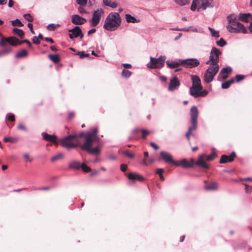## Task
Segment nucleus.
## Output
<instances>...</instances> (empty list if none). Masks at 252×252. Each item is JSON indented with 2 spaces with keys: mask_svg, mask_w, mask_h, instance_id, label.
Masks as SVG:
<instances>
[{
  "mask_svg": "<svg viewBox=\"0 0 252 252\" xmlns=\"http://www.w3.org/2000/svg\"><path fill=\"white\" fill-rule=\"evenodd\" d=\"M191 79L192 83V86L189 89L190 94L194 98L205 96L208 94V91L203 90L201 80L199 77L195 75H191Z\"/></svg>",
  "mask_w": 252,
  "mask_h": 252,
  "instance_id": "f257e3e1",
  "label": "nucleus"
},
{
  "mask_svg": "<svg viewBox=\"0 0 252 252\" xmlns=\"http://www.w3.org/2000/svg\"><path fill=\"white\" fill-rule=\"evenodd\" d=\"M227 21L229 25L227 26L228 31L231 33L242 32L247 33V31L244 25L240 23L239 19L235 14H231L227 16Z\"/></svg>",
  "mask_w": 252,
  "mask_h": 252,
  "instance_id": "f03ea898",
  "label": "nucleus"
},
{
  "mask_svg": "<svg viewBox=\"0 0 252 252\" xmlns=\"http://www.w3.org/2000/svg\"><path fill=\"white\" fill-rule=\"evenodd\" d=\"M121 24V18L119 13L111 12L106 18L103 28L108 31H114Z\"/></svg>",
  "mask_w": 252,
  "mask_h": 252,
  "instance_id": "7ed1b4c3",
  "label": "nucleus"
},
{
  "mask_svg": "<svg viewBox=\"0 0 252 252\" xmlns=\"http://www.w3.org/2000/svg\"><path fill=\"white\" fill-rule=\"evenodd\" d=\"M77 134H73L61 138L59 142L61 145L67 149L75 148L80 146L79 142L76 139Z\"/></svg>",
  "mask_w": 252,
  "mask_h": 252,
  "instance_id": "20e7f679",
  "label": "nucleus"
},
{
  "mask_svg": "<svg viewBox=\"0 0 252 252\" xmlns=\"http://www.w3.org/2000/svg\"><path fill=\"white\" fill-rule=\"evenodd\" d=\"M219 64H215L214 66H209L205 72L204 75V80L206 83L211 82L214 76L216 75L219 70Z\"/></svg>",
  "mask_w": 252,
  "mask_h": 252,
  "instance_id": "39448f33",
  "label": "nucleus"
},
{
  "mask_svg": "<svg viewBox=\"0 0 252 252\" xmlns=\"http://www.w3.org/2000/svg\"><path fill=\"white\" fill-rule=\"evenodd\" d=\"M150 62L147 64V67L151 69H157L162 68L164 65L166 59L165 56H160L158 58H154L151 57Z\"/></svg>",
  "mask_w": 252,
  "mask_h": 252,
  "instance_id": "423d86ee",
  "label": "nucleus"
},
{
  "mask_svg": "<svg viewBox=\"0 0 252 252\" xmlns=\"http://www.w3.org/2000/svg\"><path fill=\"white\" fill-rule=\"evenodd\" d=\"M93 141H91L90 138H87L86 139L83 145L80 146V148L82 150L88 151L91 154H98L100 153V150L98 147H95L94 148H92V142Z\"/></svg>",
  "mask_w": 252,
  "mask_h": 252,
  "instance_id": "0eeeda50",
  "label": "nucleus"
},
{
  "mask_svg": "<svg viewBox=\"0 0 252 252\" xmlns=\"http://www.w3.org/2000/svg\"><path fill=\"white\" fill-rule=\"evenodd\" d=\"M103 14L104 10L101 8H98L94 10L93 13L92 18L90 21L91 26H96L99 24L101 16Z\"/></svg>",
  "mask_w": 252,
  "mask_h": 252,
  "instance_id": "6e6552de",
  "label": "nucleus"
},
{
  "mask_svg": "<svg viewBox=\"0 0 252 252\" xmlns=\"http://www.w3.org/2000/svg\"><path fill=\"white\" fill-rule=\"evenodd\" d=\"M199 64V61L195 58H189L185 60L182 59V65L186 67H196Z\"/></svg>",
  "mask_w": 252,
  "mask_h": 252,
  "instance_id": "1a4fd4ad",
  "label": "nucleus"
},
{
  "mask_svg": "<svg viewBox=\"0 0 252 252\" xmlns=\"http://www.w3.org/2000/svg\"><path fill=\"white\" fill-rule=\"evenodd\" d=\"M159 156L160 158L164 160L165 162L173 165L177 164V163L173 159L171 154L169 152L162 151L160 152Z\"/></svg>",
  "mask_w": 252,
  "mask_h": 252,
  "instance_id": "9d476101",
  "label": "nucleus"
},
{
  "mask_svg": "<svg viewBox=\"0 0 252 252\" xmlns=\"http://www.w3.org/2000/svg\"><path fill=\"white\" fill-rule=\"evenodd\" d=\"M7 39L8 43L11 46H15L18 44H21L24 43H27L29 47H32V45L28 39H24L22 41H20L17 38L14 36L9 37L7 38Z\"/></svg>",
  "mask_w": 252,
  "mask_h": 252,
  "instance_id": "9b49d317",
  "label": "nucleus"
},
{
  "mask_svg": "<svg viewBox=\"0 0 252 252\" xmlns=\"http://www.w3.org/2000/svg\"><path fill=\"white\" fill-rule=\"evenodd\" d=\"M221 52L216 47H213L211 50L210 56V61H213L215 63L219 64V56L221 55Z\"/></svg>",
  "mask_w": 252,
  "mask_h": 252,
  "instance_id": "f8f14e48",
  "label": "nucleus"
},
{
  "mask_svg": "<svg viewBox=\"0 0 252 252\" xmlns=\"http://www.w3.org/2000/svg\"><path fill=\"white\" fill-rule=\"evenodd\" d=\"M180 85V82L177 76H174L170 80V83L168 88L169 91H174L177 90Z\"/></svg>",
  "mask_w": 252,
  "mask_h": 252,
  "instance_id": "ddd939ff",
  "label": "nucleus"
},
{
  "mask_svg": "<svg viewBox=\"0 0 252 252\" xmlns=\"http://www.w3.org/2000/svg\"><path fill=\"white\" fill-rule=\"evenodd\" d=\"M71 22L76 25H81L87 22V19L77 14H74L71 16Z\"/></svg>",
  "mask_w": 252,
  "mask_h": 252,
  "instance_id": "4468645a",
  "label": "nucleus"
},
{
  "mask_svg": "<svg viewBox=\"0 0 252 252\" xmlns=\"http://www.w3.org/2000/svg\"><path fill=\"white\" fill-rule=\"evenodd\" d=\"M213 7V0H201L200 5L197 8V11L204 10L207 8H212Z\"/></svg>",
  "mask_w": 252,
  "mask_h": 252,
  "instance_id": "2eb2a0df",
  "label": "nucleus"
},
{
  "mask_svg": "<svg viewBox=\"0 0 252 252\" xmlns=\"http://www.w3.org/2000/svg\"><path fill=\"white\" fill-rule=\"evenodd\" d=\"M177 164H174L177 166H182L184 168H189L193 166L194 164V161L192 158L190 159V162H189L187 159H183L180 161H175Z\"/></svg>",
  "mask_w": 252,
  "mask_h": 252,
  "instance_id": "dca6fc26",
  "label": "nucleus"
},
{
  "mask_svg": "<svg viewBox=\"0 0 252 252\" xmlns=\"http://www.w3.org/2000/svg\"><path fill=\"white\" fill-rule=\"evenodd\" d=\"M167 66L170 68H175L180 65H182V59H177L175 60H167L166 62Z\"/></svg>",
  "mask_w": 252,
  "mask_h": 252,
  "instance_id": "f3484780",
  "label": "nucleus"
},
{
  "mask_svg": "<svg viewBox=\"0 0 252 252\" xmlns=\"http://www.w3.org/2000/svg\"><path fill=\"white\" fill-rule=\"evenodd\" d=\"M43 138L44 140L47 141H50L55 144H58L57 137L55 134H49L46 132H43L41 133Z\"/></svg>",
  "mask_w": 252,
  "mask_h": 252,
  "instance_id": "a211bd4d",
  "label": "nucleus"
},
{
  "mask_svg": "<svg viewBox=\"0 0 252 252\" xmlns=\"http://www.w3.org/2000/svg\"><path fill=\"white\" fill-rule=\"evenodd\" d=\"M81 28L79 26H75L74 28L70 29L68 31L69 37L70 39H73L79 37V34L80 33Z\"/></svg>",
  "mask_w": 252,
  "mask_h": 252,
  "instance_id": "6ab92c4d",
  "label": "nucleus"
},
{
  "mask_svg": "<svg viewBox=\"0 0 252 252\" xmlns=\"http://www.w3.org/2000/svg\"><path fill=\"white\" fill-rule=\"evenodd\" d=\"M205 157V155L199 156L197 161L195 164L201 168L207 169L209 168V166L204 161V158Z\"/></svg>",
  "mask_w": 252,
  "mask_h": 252,
  "instance_id": "aec40b11",
  "label": "nucleus"
},
{
  "mask_svg": "<svg viewBox=\"0 0 252 252\" xmlns=\"http://www.w3.org/2000/svg\"><path fill=\"white\" fill-rule=\"evenodd\" d=\"M232 71L230 66H227L223 68L220 72L219 77H220L223 79H225L228 77V75Z\"/></svg>",
  "mask_w": 252,
  "mask_h": 252,
  "instance_id": "412c9836",
  "label": "nucleus"
},
{
  "mask_svg": "<svg viewBox=\"0 0 252 252\" xmlns=\"http://www.w3.org/2000/svg\"><path fill=\"white\" fill-rule=\"evenodd\" d=\"M199 112L196 106H193L190 108V115L191 121H197Z\"/></svg>",
  "mask_w": 252,
  "mask_h": 252,
  "instance_id": "4be33fe9",
  "label": "nucleus"
},
{
  "mask_svg": "<svg viewBox=\"0 0 252 252\" xmlns=\"http://www.w3.org/2000/svg\"><path fill=\"white\" fill-rule=\"evenodd\" d=\"M127 177L128 179L132 181L138 180L139 181H142L144 180V178L142 176L134 173H129Z\"/></svg>",
  "mask_w": 252,
  "mask_h": 252,
  "instance_id": "5701e85b",
  "label": "nucleus"
},
{
  "mask_svg": "<svg viewBox=\"0 0 252 252\" xmlns=\"http://www.w3.org/2000/svg\"><path fill=\"white\" fill-rule=\"evenodd\" d=\"M250 18L252 19V15L250 13H240L238 16L239 20L245 22H248Z\"/></svg>",
  "mask_w": 252,
  "mask_h": 252,
  "instance_id": "b1692460",
  "label": "nucleus"
},
{
  "mask_svg": "<svg viewBox=\"0 0 252 252\" xmlns=\"http://www.w3.org/2000/svg\"><path fill=\"white\" fill-rule=\"evenodd\" d=\"M81 164L80 162L73 160L68 163V166L69 168L78 170L81 168Z\"/></svg>",
  "mask_w": 252,
  "mask_h": 252,
  "instance_id": "393cba45",
  "label": "nucleus"
},
{
  "mask_svg": "<svg viewBox=\"0 0 252 252\" xmlns=\"http://www.w3.org/2000/svg\"><path fill=\"white\" fill-rule=\"evenodd\" d=\"M126 19L127 23H136L140 22L139 19H137L134 16L129 14L126 15Z\"/></svg>",
  "mask_w": 252,
  "mask_h": 252,
  "instance_id": "a878e982",
  "label": "nucleus"
},
{
  "mask_svg": "<svg viewBox=\"0 0 252 252\" xmlns=\"http://www.w3.org/2000/svg\"><path fill=\"white\" fill-rule=\"evenodd\" d=\"M98 132L97 127H95L91 132H87L86 135V139L89 137L91 141H93V136H96Z\"/></svg>",
  "mask_w": 252,
  "mask_h": 252,
  "instance_id": "bb28decb",
  "label": "nucleus"
},
{
  "mask_svg": "<svg viewBox=\"0 0 252 252\" xmlns=\"http://www.w3.org/2000/svg\"><path fill=\"white\" fill-rule=\"evenodd\" d=\"M218 188V184L216 182L211 183L208 186L205 187V189L207 190H216Z\"/></svg>",
  "mask_w": 252,
  "mask_h": 252,
  "instance_id": "cd10ccee",
  "label": "nucleus"
},
{
  "mask_svg": "<svg viewBox=\"0 0 252 252\" xmlns=\"http://www.w3.org/2000/svg\"><path fill=\"white\" fill-rule=\"evenodd\" d=\"M48 58L54 63H56L60 62V58L59 55L55 54L52 55L50 54L48 55Z\"/></svg>",
  "mask_w": 252,
  "mask_h": 252,
  "instance_id": "c85d7f7f",
  "label": "nucleus"
},
{
  "mask_svg": "<svg viewBox=\"0 0 252 252\" xmlns=\"http://www.w3.org/2000/svg\"><path fill=\"white\" fill-rule=\"evenodd\" d=\"M27 55L28 52L27 50L26 49H23L16 53L15 57L17 58H22L27 56Z\"/></svg>",
  "mask_w": 252,
  "mask_h": 252,
  "instance_id": "c756f323",
  "label": "nucleus"
},
{
  "mask_svg": "<svg viewBox=\"0 0 252 252\" xmlns=\"http://www.w3.org/2000/svg\"><path fill=\"white\" fill-rule=\"evenodd\" d=\"M208 30H209L211 35L213 37H215L216 38H219L220 37L219 32L215 31L214 29L211 27H208Z\"/></svg>",
  "mask_w": 252,
  "mask_h": 252,
  "instance_id": "7c9ffc66",
  "label": "nucleus"
},
{
  "mask_svg": "<svg viewBox=\"0 0 252 252\" xmlns=\"http://www.w3.org/2000/svg\"><path fill=\"white\" fill-rule=\"evenodd\" d=\"M230 158L229 157H228L227 155H223L221 156L220 163H226L228 162H229Z\"/></svg>",
  "mask_w": 252,
  "mask_h": 252,
  "instance_id": "2f4dec72",
  "label": "nucleus"
},
{
  "mask_svg": "<svg viewBox=\"0 0 252 252\" xmlns=\"http://www.w3.org/2000/svg\"><path fill=\"white\" fill-rule=\"evenodd\" d=\"M174 1L176 3L183 6L189 4L190 0H174Z\"/></svg>",
  "mask_w": 252,
  "mask_h": 252,
  "instance_id": "473e14b6",
  "label": "nucleus"
},
{
  "mask_svg": "<svg viewBox=\"0 0 252 252\" xmlns=\"http://www.w3.org/2000/svg\"><path fill=\"white\" fill-rule=\"evenodd\" d=\"M13 32L15 34L20 37H23L24 35V32L22 30L19 29L18 28H14L13 29Z\"/></svg>",
  "mask_w": 252,
  "mask_h": 252,
  "instance_id": "72a5a7b5",
  "label": "nucleus"
},
{
  "mask_svg": "<svg viewBox=\"0 0 252 252\" xmlns=\"http://www.w3.org/2000/svg\"><path fill=\"white\" fill-rule=\"evenodd\" d=\"M11 24L12 26H18L19 27L23 26V23L18 19H16L15 20L12 21Z\"/></svg>",
  "mask_w": 252,
  "mask_h": 252,
  "instance_id": "f704fd0d",
  "label": "nucleus"
},
{
  "mask_svg": "<svg viewBox=\"0 0 252 252\" xmlns=\"http://www.w3.org/2000/svg\"><path fill=\"white\" fill-rule=\"evenodd\" d=\"M64 157V155L63 153H59L56 156H54L51 158V161L52 162H54L57 160L61 159Z\"/></svg>",
  "mask_w": 252,
  "mask_h": 252,
  "instance_id": "c9c22d12",
  "label": "nucleus"
},
{
  "mask_svg": "<svg viewBox=\"0 0 252 252\" xmlns=\"http://www.w3.org/2000/svg\"><path fill=\"white\" fill-rule=\"evenodd\" d=\"M132 74V73L131 71L126 70L125 69H124L122 72V75L123 77H125L126 78H129Z\"/></svg>",
  "mask_w": 252,
  "mask_h": 252,
  "instance_id": "e433bc0d",
  "label": "nucleus"
},
{
  "mask_svg": "<svg viewBox=\"0 0 252 252\" xmlns=\"http://www.w3.org/2000/svg\"><path fill=\"white\" fill-rule=\"evenodd\" d=\"M11 48H6L0 51V57L8 55L11 52Z\"/></svg>",
  "mask_w": 252,
  "mask_h": 252,
  "instance_id": "4c0bfd02",
  "label": "nucleus"
},
{
  "mask_svg": "<svg viewBox=\"0 0 252 252\" xmlns=\"http://www.w3.org/2000/svg\"><path fill=\"white\" fill-rule=\"evenodd\" d=\"M216 44L218 46L222 47L226 45L227 43L222 38H221L219 40L216 41Z\"/></svg>",
  "mask_w": 252,
  "mask_h": 252,
  "instance_id": "58836bf2",
  "label": "nucleus"
},
{
  "mask_svg": "<svg viewBox=\"0 0 252 252\" xmlns=\"http://www.w3.org/2000/svg\"><path fill=\"white\" fill-rule=\"evenodd\" d=\"M215 150V149H213V153L211 155L206 156L205 158H206V160L208 161H211L212 160L216 157V154L214 153V151Z\"/></svg>",
  "mask_w": 252,
  "mask_h": 252,
  "instance_id": "ea45409f",
  "label": "nucleus"
},
{
  "mask_svg": "<svg viewBox=\"0 0 252 252\" xmlns=\"http://www.w3.org/2000/svg\"><path fill=\"white\" fill-rule=\"evenodd\" d=\"M197 121H191V126L189 127L188 131L191 132L193 130H195L197 127Z\"/></svg>",
  "mask_w": 252,
  "mask_h": 252,
  "instance_id": "a19ab883",
  "label": "nucleus"
},
{
  "mask_svg": "<svg viewBox=\"0 0 252 252\" xmlns=\"http://www.w3.org/2000/svg\"><path fill=\"white\" fill-rule=\"evenodd\" d=\"M15 140H17V138L13 137H5L3 138V141L5 142L14 143Z\"/></svg>",
  "mask_w": 252,
  "mask_h": 252,
  "instance_id": "79ce46f5",
  "label": "nucleus"
},
{
  "mask_svg": "<svg viewBox=\"0 0 252 252\" xmlns=\"http://www.w3.org/2000/svg\"><path fill=\"white\" fill-rule=\"evenodd\" d=\"M76 54L79 56L80 59H83L85 57H88L89 56V54L86 53L85 51L78 52Z\"/></svg>",
  "mask_w": 252,
  "mask_h": 252,
  "instance_id": "37998d69",
  "label": "nucleus"
},
{
  "mask_svg": "<svg viewBox=\"0 0 252 252\" xmlns=\"http://www.w3.org/2000/svg\"><path fill=\"white\" fill-rule=\"evenodd\" d=\"M88 0H76V3L80 6H85L87 5Z\"/></svg>",
  "mask_w": 252,
  "mask_h": 252,
  "instance_id": "c03bdc74",
  "label": "nucleus"
},
{
  "mask_svg": "<svg viewBox=\"0 0 252 252\" xmlns=\"http://www.w3.org/2000/svg\"><path fill=\"white\" fill-rule=\"evenodd\" d=\"M6 119L12 122H14L15 120L14 115L11 113H8L6 115Z\"/></svg>",
  "mask_w": 252,
  "mask_h": 252,
  "instance_id": "a18cd8bd",
  "label": "nucleus"
},
{
  "mask_svg": "<svg viewBox=\"0 0 252 252\" xmlns=\"http://www.w3.org/2000/svg\"><path fill=\"white\" fill-rule=\"evenodd\" d=\"M81 168L85 172H88L91 171V168L84 163L81 164Z\"/></svg>",
  "mask_w": 252,
  "mask_h": 252,
  "instance_id": "49530a36",
  "label": "nucleus"
},
{
  "mask_svg": "<svg viewBox=\"0 0 252 252\" xmlns=\"http://www.w3.org/2000/svg\"><path fill=\"white\" fill-rule=\"evenodd\" d=\"M1 40L0 41V46H4L6 43H8V39L7 38L1 37Z\"/></svg>",
  "mask_w": 252,
  "mask_h": 252,
  "instance_id": "de8ad7c7",
  "label": "nucleus"
},
{
  "mask_svg": "<svg viewBox=\"0 0 252 252\" xmlns=\"http://www.w3.org/2000/svg\"><path fill=\"white\" fill-rule=\"evenodd\" d=\"M140 131L142 132V137L143 139H145L146 136L150 133V131L149 130L145 129H141Z\"/></svg>",
  "mask_w": 252,
  "mask_h": 252,
  "instance_id": "09e8293b",
  "label": "nucleus"
},
{
  "mask_svg": "<svg viewBox=\"0 0 252 252\" xmlns=\"http://www.w3.org/2000/svg\"><path fill=\"white\" fill-rule=\"evenodd\" d=\"M24 17L28 21L32 22L33 21V18L30 14H25L24 15Z\"/></svg>",
  "mask_w": 252,
  "mask_h": 252,
  "instance_id": "8fccbe9b",
  "label": "nucleus"
},
{
  "mask_svg": "<svg viewBox=\"0 0 252 252\" xmlns=\"http://www.w3.org/2000/svg\"><path fill=\"white\" fill-rule=\"evenodd\" d=\"M123 154L130 158H133L134 157L132 154L130 153L127 150L123 152Z\"/></svg>",
  "mask_w": 252,
  "mask_h": 252,
  "instance_id": "3c124183",
  "label": "nucleus"
},
{
  "mask_svg": "<svg viewBox=\"0 0 252 252\" xmlns=\"http://www.w3.org/2000/svg\"><path fill=\"white\" fill-rule=\"evenodd\" d=\"M197 3L198 2H196L194 0L192 1L190 9L192 11H195L197 9Z\"/></svg>",
  "mask_w": 252,
  "mask_h": 252,
  "instance_id": "603ef678",
  "label": "nucleus"
},
{
  "mask_svg": "<svg viewBox=\"0 0 252 252\" xmlns=\"http://www.w3.org/2000/svg\"><path fill=\"white\" fill-rule=\"evenodd\" d=\"M245 78V76L243 75H236L235 76V79L237 82H240L241 80H243Z\"/></svg>",
  "mask_w": 252,
  "mask_h": 252,
  "instance_id": "864d4df0",
  "label": "nucleus"
},
{
  "mask_svg": "<svg viewBox=\"0 0 252 252\" xmlns=\"http://www.w3.org/2000/svg\"><path fill=\"white\" fill-rule=\"evenodd\" d=\"M230 85H229L227 81H225L224 82L221 84V88L223 89H228L230 87Z\"/></svg>",
  "mask_w": 252,
  "mask_h": 252,
  "instance_id": "5fc2aeb1",
  "label": "nucleus"
},
{
  "mask_svg": "<svg viewBox=\"0 0 252 252\" xmlns=\"http://www.w3.org/2000/svg\"><path fill=\"white\" fill-rule=\"evenodd\" d=\"M78 12L80 13H81V14H83V13H85V14H87L88 12L83 7V6H80L78 7Z\"/></svg>",
  "mask_w": 252,
  "mask_h": 252,
  "instance_id": "6e6d98bb",
  "label": "nucleus"
},
{
  "mask_svg": "<svg viewBox=\"0 0 252 252\" xmlns=\"http://www.w3.org/2000/svg\"><path fill=\"white\" fill-rule=\"evenodd\" d=\"M56 25L54 24H50L47 26V29L49 31H52L55 29Z\"/></svg>",
  "mask_w": 252,
  "mask_h": 252,
  "instance_id": "4d7b16f0",
  "label": "nucleus"
},
{
  "mask_svg": "<svg viewBox=\"0 0 252 252\" xmlns=\"http://www.w3.org/2000/svg\"><path fill=\"white\" fill-rule=\"evenodd\" d=\"M23 158L26 161H29L30 162H31L32 161V159H30V156L27 153H25L23 155Z\"/></svg>",
  "mask_w": 252,
  "mask_h": 252,
  "instance_id": "13d9d810",
  "label": "nucleus"
},
{
  "mask_svg": "<svg viewBox=\"0 0 252 252\" xmlns=\"http://www.w3.org/2000/svg\"><path fill=\"white\" fill-rule=\"evenodd\" d=\"M235 157H236V153L234 152H232L229 156V158H230V159L229 160V162L233 161L234 160V158Z\"/></svg>",
  "mask_w": 252,
  "mask_h": 252,
  "instance_id": "bf43d9fd",
  "label": "nucleus"
},
{
  "mask_svg": "<svg viewBox=\"0 0 252 252\" xmlns=\"http://www.w3.org/2000/svg\"><path fill=\"white\" fill-rule=\"evenodd\" d=\"M206 64H210V66H214L215 64H218L217 63H215L213 61H210V57H209V60L206 62Z\"/></svg>",
  "mask_w": 252,
  "mask_h": 252,
  "instance_id": "052dcab7",
  "label": "nucleus"
},
{
  "mask_svg": "<svg viewBox=\"0 0 252 252\" xmlns=\"http://www.w3.org/2000/svg\"><path fill=\"white\" fill-rule=\"evenodd\" d=\"M140 131L141 129L135 128L132 130L131 134L135 136L138 132H139Z\"/></svg>",
  "mask_w": 252,
  "mask_h": 252,
  "instance_id": "680f3d73",
  "label": "nucleus"
},
{
  "mask_svg": "<svg viewBox=\"0 0 252 252\" xmlns=\"http://www.w3.org/2000/svg\"><path fill=\"white\" fill-rule=\"evenodd\" d=\"M127 165L125 164H122L120 166V169L123 172H125L127 169Z\"/></svg>",
  "mask_w": 252,
  "mask_h": 252,
  "instance_id": "e2e57ef3",
  "label": "nucleus"
},
{
  "mask_svg": "<svg viewBox=\"0 0 252 252\" xmlns=\"http://www.w3.org/2000/svg\"><path fill=\"white\" fill-rule=\"evenodd\" d=\"M32 42L35 44H38L40 43V41L36 36H33L32 38Z\"/></svg>",
  "mask_w": 252,
  "mask_h": 252,
  "instance_id": "0e129e2a",
  "label": "nucleus"
},
{
  "mask_svg": "<svg viewBox=\"0 0 252 252\" xmlns=\"http://www.w3.org/2000/svg\"><path fill=\"white\" fill-rule=\"evenodd\" d=\"M150 145L151 146H152L154 149L158 150L159 148V147L158 145H157L156 143L154 142H151L150 143Z\"/></svg>",
  "mask_w": 252,
  "mask_h": 252,
  "instance_id": "69168bd1",
  "label": "nucleus"
},
{
  "mask_svg": "<svg viewBox=\"0 0 252 252\" xmlns=\"http://www.w3.org/2000/svg\"><path fill=\"white\" fill-rule=\"evenodd\" d=\"M17 127L19 129H22L25 131L26 130V127L23 124H19L17 126Z\"/></svg>",
  "mask_w": 252,
  "mask_h": 252,
  "instance_id": "338daca9",
  "label": "nucleus"
},
{
  "mask_svg": "<svg viewBox=\"0 0 252 252\" xmlns=\"http://www.w3.org/2000/svg\"><path fill=\"white\" fill-rule=\"evenodd\" d=\"M164 169L162 168H158L156 171V173L159 175H162Z\"/></svg>",
  "mask_w": 252,
  "mask_h": 252,
  "instance_id": "774afa93",
  "label": "nucleus"
}]
</instances>
